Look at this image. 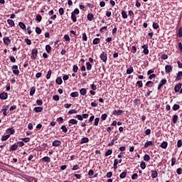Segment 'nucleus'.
Segmentation results:
<instances>
[{"mask_svg": "<svg viewBox=\"0 0 182 182\" xmlns=\"http://www.w3.org/2000/svg\"><path fill=\"white\" fill-rule=\"evenodd\" d=\"M60 144H62L60 141L55 140L53 142V146H54V147H58V146H60Z\"/></svg>", "mask_w": 182, "mask_h": 182, "instance_id": "ddd939ff", "label": "nucleus"}, {"mask_svg": "<svg viewBox=\"0 0 182 182\" xmlns=\"http://www.w3.org/2000/svg\"><path fill=\"white\" fill-rule=\"evenodd\" d=\"M36 21H38V22H41V21H42V16L38 14L36 16Z\"/></svg>", "mask_w": 182, "mask_h": 182, "instance_id": "5fc2aeb1", "label": "nucleus"}, {"mask_svg": "<svg viewBox=\"0 0 182 182\" xmlns=\"http://www.w3.org/2000/svg\"><path fill=\"white\" fill-rule=\"evenodd\" d=\"M100 42V38H96L93 40L92 43L93 45H97Z\"/></svg>", "mask_w": 182, "mask_h": 182, "instance_id": "473e14b6", "label": "nucleus"}, {"mask_svg": "<svg viewBox=\"0 0 182 182\" xmlns=\"http://www.w3.org/2000/svg\"><path fill=\"white\" fill-rule=\"evenodd\" d=\"M9 137H11V135H9V134L3 136L1 137V141H6V140H7Z\"/></svg>", "mask_w": 182, "mask_h": 182, "instance_id": "c756f323", "label": "nucleus"}, {"mask_svg": "<svg viewBox=\"0 0 182 182\" xmlns=\"http://www.w3.org/2000/svg\"><path fill=\"white\" fill-rule=\"evenodd\" d=\"M167 146H168L167 141H163L160 145V147H161V149H167Z\"/></svg>", "mask_w": 182, "mask_h": 182, "instance_id": "b1692460", "label": "nucleus"}, {"mask_svg": "<svg viewBox=\"0 0 182 182\" xmlns=\"http://www.w3.org/2000/svg\"><path fill=\"white\" fill-rule=\"evenodd\" d=\"M73 70L75 73H77V70H79V68L77 67V65H75L73 66Z\"/></svg>", "mask_w": 182, "mask_h": 182, "instance_id": "09e8293b", "label": "nucleus"}, {"mask_svg": "<svg viewBox=\"0 0 182 182\" xmlns=\"http://www.w3.org/2000/svg\"><path fill=\"white\" fill-rule=\"evenodd\" d=\"M10 60L12 62V63H15L16 62V59H15V57L14 55L10 56Z\"/></svg>", "mask_w": 182, "mask_h": 182, "instance_id": "6e6d98bb", "label": "nucleus"}, {"mask_svg": "<svg viewBox=\"0 0 182 182\" xmlns=\"http://www.w3.org/2000/svg\"><path fill=\"white\" fill-rule=\"evenodd\" d=\"M71 97H79V92H74L70 94Z\"/></svg>", "mask_w": 182, "mask_h": 182, "instance_id": "72a5a7b5", "label": "nucleus"}, {"mask_svg": "<svg viewBox=\"0 0 182 182\" xmlns=\"http://www.w3.org/2000/svg\"><path fill=\"white\" fill-rule=\"evenodd\" d=\"M181 146H182V141H181V139H179L178 141V142H177V147H181Z\"/></svg>", "mask_w": 182, "mask_h": 182, "instance_id": "338daca9", "label": "nucleus"}, {"mask_svg": "<svg viewBox=\"0 0 182 182\" xmlns=\"http://www.w3.org/2000/svg\"><path fill=\"white\" fill-rule=\"evenodd\" d=\"M59 14L60 15H63V14H65V10L63 9V8H60L59 9Z\"/></svg>", "mask_w": 182, "mask_h": 182, "instance_id": "680f3d73", "label": "nucleus"}, {"mask_svg": "<svg viewBox=\"0 0 182 182\" xmlns=\"http://www.w3.org/2000/svg\"><path fill=\"white\" fill-rule=\"evenodd\" d=\"M100 58L102 60H103L105 62V63H106V62H107V54H106L105 52H102L100 54Z\"/></svg>", "mask_w": 182, "mask_h": 182, "instance_id": "f03ea898", "label": "nucleus"}, {"mask_svg": "<svg viewBox=\"0 0 182 182\" xmlns=\"http://www.w3.org/2000/svg\"><path fill=\"white\" fill-rule=\"evenodd\" d=\"M53 99L55 101V102H59L60 98H59V95H53Z\"/></svg>", "mask_w": 182, "mask_h": 182, "instance_id": "8fccbe9b", "label": "nucleus"}, {"mask_svg": "<svg viewBox=\"0 0 182 182\" xmlns=\"http://www.w3.org/2000/svg\"><path fill=\"white\" fill-rule=\"evenodd\" d=\"M152 178H157L159 173L157 171H151Z\"/></svg>", "mask_w": 182, "mask_h": 182, "instance_id": "9d476101", "label": "nucleus"}, {"mask_svg": "<svg viewBox=\"0 0 182 182\" xmlns=\"http://www.w3.org/2000/svg\"><path fill=\"white\" fill-rule=\"evenodd\" d=\"M64 39L65 41H66V42H70V38L69 37V35L65 34L64 36Z\"/></svg>", "mask_w": 182, "mask_h": 182, "instance_id": "79ce46f5", "label": "nucleus"}, {"mask_svg": "<svg viewBox=\"0 0 182 182\" xmlns=\"http://www.w3.org/2000/svg\"><path fill=\"white\" fill-rule=\"evenodd\" d=\"M7 23L9 25H10V26H15V22H14V21L11 19H8Z\"/></svg>", "mask_w": 182, "mask_h": 182, "instance_id": "7c9ffc66", "label": "nucleus"}, {"mask_svg": "<svg viewBox=\"0 0 182 182\" xmlns=\"http://www.w3.org/2000/svg\"><path fill=\"white\" fill-rule=\"evenodd\" d=\"M165 70L166 73H171V72H173V68H171V65H167L165 66Z\"/></svg>", "mask_w": 182, "mask_h": 182, "instance_id": "39448f33", "label": "nucleus"}, {"mask_svg": "<svg viewBox=\"0 0 182 182\" xmlns=\"http://www.w3.org/2000/svg\"><path fill=\"white\" fill-rule=\"evenodd\" d=\"M136 85H138L139 87H143V81H137Z\"/></svg>", "mask_w": 182, "mask_h": 182, "instance_id": "603ef678", "label": "nucleus"}, {"mask_svg": "<svg viewBox=\"0 0 182 182\" xmlns=\"http://www.w3.org/2000/svg\"><path fill=\"white\" fill-rule=\"evenodd\" d=\"M181 86H182V84L181 83H178V85H176L174 87V90L176 92H180V89H181Z\"/></svg>", "mask_w": 182, "mask_h": 182, "instance_id": "6e6552de", "label": "nucleus"}, {"mask_svg": "<svg viewBox=\"0 0 182 182\" xmlns=\"http://www.w3.org/2000/svg\"><path fill=\"white\" fill-rule=\"evenodd\" d=\"M172 120H173V124H176L177 123V120H178V115L177 114L173 115Z\"/></svg>", "mask_w": 182, "mask_h": 182, "instance_id": "dca6fc26", "label": "nucleus"}, {"mask_svg": "<svg viewBox=\"0 0 182 182\" xmlns=\"http://www.w3.org/2000/svg\"><path fill=\"white\" fill-rule=\"evenodd\" d=\"M42 110H43V108L42 107H36L34 108V111L36 112V113H39L42 112Z\"/></svg>", "mask_w": 182, "mask_h": 182, "instance_id": "a211bd4d", "label": "nucleus"}, {"mask_svg": "<svg viewBox=\"0 0 182 182\" xmlns=\"http://www.w3.org/2000/svg\"><path fill=\"white\" fill-rule=\"evenodd\" d=\"M161 58L166 60V59H168V55H167V54H162Z\"/></svg>", "mask_w": 182, "mask_h": 182, "instance_id": "4d7b16f0", "label": "nucleus"}, {"mask_svg": "<svg viewBox=\"0 0 182 182\" xmlns=\"http://www.w3.org/2000/svg\"><path fill=\"white\" fill-rule=\"evenodd\" d=\"M142 49H144L143 53L144 55H149V46H147V45H144Z\"/></svg>", "mask_w": 182, "mask_h": 182, "instance_id": "0eeeda50", "label": "nucleus"}, {"mask_svg": "<svg viewBox=\"0 0 182 182\" xmlns=\"http://www.w3.org/2000/svg\"><path fill=\"white\" fill-rule=\"evenodd\" d=\"M127 176V171H124L119 175V177L120 178H125Z\"/></svg>", "mask_w": 182, "mask_h": 182, "instance_id": "412c9836", "label": "nucleus"}, {"mask_svg": "<svg viewBox=\"0 0 182 182\" xmlns=\"http://www.w3.org/2000/svg\"><path fill=\"white\" fill-rule=\"evenodd\" d=\"M133 72H134L133 67H130L127 70V75H132Z\"/></svg>", "mask_w": 182, "mask_h": 182, "instance_id": "cd10ccee", "label": "nucleus"}, {"mask_svg": "<svg viewBox=\"0 0 182 182\" xmlns=\"http://www.w3.org/2000/svg\"><path fill=\"white\" fill-rule=\"evenodd\" d=\"M71 19L73 20V22H76V14H73V13L71 14Z\"/></svg>", "mask_w": 182, "mask_h": 182, "instance_id": "a18cd8bd", "label": "nucleus"}, {"mask_svg": "<svg viewBox=\"0 0 182 182\" xmlns=\"http://www.w3.org/2000/svg\"><path fill=\"white\" fill-rule=\"evenodd\" d=\"M51 75H52V70H49L46 75V79H50Z\"/></svg>", "mask_w": 182, "mask_h": 182, "instance_id": "de8ad7c7", "label": "nucleus"}, {"mask_svg": "<svg viewBox=\"0 0 182 182\" xmlns=\"http://www.w3.org/2000/svg\"><path fill=\"white\" fill-rule=\"evenodd\" d=\"M178 109H180V105H177V104H175L173 106V110H178Z\"/></svg>", "mask_w": 182, "mask_h": 182, "instance_id": "49530a36", "label": "nucleus"}, {"mask_svg": "<svg viewBox=\"0 0 182 182\" xmlns=\"http://www.w3.org/2000/svg\"><path fill=\"white\" fill-rule=\"evenodd\" d=\"M153 28L154 29H159V23H153Z\"/></svg>", "mask_w": 182, "mask_h": 182, "instance_id": "0e129e2a", "label": "nucleus"}, {"mask_svg": "<svg viewBox=\"0 0 182 182\" xmlns=\"http://www.w3.org/2000/svg\"><path fill=\"white\" fill-rule=\"evenodd\" d=\"M36 103H37L38 106H42V105H43V102H42L41 100H38L36 101Z\"/></svg>", "mask_w": 182, "mask_h": 182, "instance_id": "bf43d9fd", "label": "nucleus"}, {"mask_svg": "<svg viewBox=\"0 0 182 182\" xmlns=\"http://www.w3.org/2000/svg\"><path fill=\"white\" fill-rule=\"evenodd\" d=\"M68 123L70 124H77V120H76L75 119H71L69 120Z\"/></svg>", "mask_w": 182, "mask_h": 182, "instance_id": "a878e982", "label": "nucleus"}, {"mask_svg": "<svg viewBox=\"0 0 182 182\" xmlns=\"http://www.w3.org/2000/svg\"><path fill=\"white\" fill-rule=\"evenodd\" d=\"M18 26L21 28V29H25L26 31V26L23 22H19Z\"/></svg>", "mask_w": 182, "mask_h": 182, "instance_id": "5701e85b", "label": "nucleus"}, {"mask_svg": "<svg viewBox=\"0 0 182 182\" xmlns=\"http://www.w3.org/2000/svg\"><path fill=\"white\" fill-rule=\"evenodd\" d=\"M80 93L82 96H85L86 95V89L85 88H82L80 90Z\"/></svg>", "mask_w": 182, "mask_h": 182, "instance_id": "c9c22d12", "label": "nucleus"}, {"mask_svg": "<svg viewBox=\"0 0 182 182\" xmlns=\"http://www.w3.org/2000/svg\"><path fill=\"white\" fill-rule=\"evenodd\" d=\"M112 153H113V151L112 149H109L105 153V157H107V156L112 155Z\"/></svg>", "mask_w": 182, "mask_h": 182, "instance_id": "4c0bfd02", "label": "nucleus"}, {"mask_svg": "<svg viewBox=\"0 0 182 182\" xmlns=\"http://www.w3.org/2000/svg\"><path fill=\"white\" fill-rule=\"evenodd\" d=\"M85 143H89V138L84 137L81 139L80 144H83Z\"/></svg>", "mask_w": 182, "mask_h": 182, "instance_id": "f3484780", "label": "nucleus"}, {"mask_svg": "<svg viewBox=\"0 0 182 182\" xmlns=\"http://www.w3.org/2000/svg\"><path fill=\"white\" fill-rule=\"evenodd\" d=\"M31 59H36L38 58V50L36 48H34L31 51Z\"/></svg>", "mask_w": 182, "mask_h": 182, "instance_id": "f257e3e1", "label": "nucleus"}, {"mask_svg": "<svg viewBox=\"0 0 182 182\" xmlns=\"http://www.w3.org/2000/svg\"><path fill=\"white\" fill-rule=\"evenodd\" d=\"M166 83H167V80L166 79H163L160 81L159 85H158V90H160V89H161V87L164 85H166Z\"/></svg>", "mask_w": 182, "mask_h": 182, "instance_id": "20e7f679", "label": "nucleus"}, {"mask_svg": "<svg viewBox=\"0 0 182 182\" xmlns=\"http://www.w3.org/2000/svg\"><path fill=\"white\" fill-rule=\"evenodd\" d=\"M140 167L141 168H142V170H144V168H146V163L144 161H141L140 164Z\"/></svg>", "mask_w": 182, "mask_h": 182, "instance_id": "37998d69", "label": "nucleus"}, {"mask_svg": "<svg viewBox=\"0 0 182 182\" xmlns=\"http://www.w3.org/2000/svg\"><path fill=\"white\" fill-rule=\"evenodd\" d=\"M4 42L5 45L8 46L9 43H11V39H9V37H4Z\"/></svg>", "mask_w": 182, "mask_h": 182, "instance_id": "9b49d317", "label": "nucleus"}, {"mask_svg": "<svg viewBox=\"0 0 182 182\" xmlns=\"http://www.w3.org/2000/svg\"><path fill=\"white\" fill-rule=\"evenodd\" d=\"M176 158H175V157H173V158L171 159V166H172L176 164Z\"/></svg>", "mask_w": 182, "mask_h": 182, "instance_id": "052dcab7", "label": "nucleus"}, {"mask_svg": "<svg viewBox=\"0 0 182 182\" xmlns=\"http://www.w3.org/2000/svg\"><path fill=\"white\" fill-rule=\"evenodd\" d=\"M75 119H77V120H80V122H82L83 120V116L80 114H77L75 116Z\"/></svg>", "mask_w": 182, "mask_h": 182, "instance_id": "58836bf2", "label": "nucleus"}, {"mask_svg": "<svg viewBox=\"0 0 182 182\" xmlns=\"http://www.w3.org/2000/svg\"><path fill=\"white\" fill-rule=\"evenodd\" d=\"M79 9H75L72 14H73L74 15H79Z\"/></svg>", "mask_w": 182, "mask_h": 182, "instance_id": "864d4df0", "label": "nucleus"}, {"mask_svg": "<svg viewBox=\"0 0 182 182\" xmlns=\"http://www.w3.org/2000/svg\"><path fill=\"white\" fill-rule=\"evenodd\" d=\"M102 120H106L107 119V114H103L101 117Z\"/></svg>", "mask_w": 182, "mask_h": 182, "instance_id": "69168bd1", "label": "nucleus"}, {"mask_svg": "<svg viewBox=\"0 0 182 182\" xmlns=\"http://www.w3.org/2000/svg\"><path fill=\"white\" fill-rule=\"evenodd\" d=\"M8 109H9V106L7 105V106H4L1 109V112H3L4 116H7L8 114L6 113V112Z\"/></svg>", "mask_w": 182, "mask_h": 182, "instance_id": "1a4fd4ad", "label": "nucleus"}, {"mask_svg": "<svg viewBox=\"0 0 182 182\" xmlns=\"http://www.w3.org/2000/svg\"><path fill=\"white\" fill-rule=\"evenodd\" d=\"M61 130L63 133H68V128L65 125L61 127Z\"/></svg>", "mask_w": 182, "mask_h": 182, "instance_id": "ea45409f", "label": "nucleus"}, {"mask_svg": "<svg viewBox=\"0 0 182 182\" xmlns=\"http://www.w3.org/2000/svg\"><path fill=\"white\" fill-rule=\"evenodd\" d=\"M181 79H182V72L179 71L178 73V75H177L176 77V80L178 81V80H181Z\"/></svg>", "mask_w": 182, "mask_h": 182, "instance_id": "4468645a", "label": "nucleus"}, {"mask_svg": "<svg viewBox=\"0 0 182 182\" xmlns=\"http://www.w3.org/2000/svg\"><path fill=\"white\" fill-rule=\"evenodd\" d=\"M117 164H119V160L114 159V168L117 170Z\"/></svg>", "mask_w": 182, "mask_h": 182, "instance_id": "f704fd0d", "label": "nucleus"}, {"mask_svg": "<svg viewBox=\"0 0 182 182\" xmlns=\"http://www.w3.org/2000/svg\"><path fill=\"white\" fill-rule=\"evenodd\" d=\"M36 33H37V35H41V33H42V29H41V28L39 27H36Z\"/></svg>", "mask_w": 182, "mask_h": 182, "instance_id": "e433bc0d", "label": "nucleus"}, {"mask_svg": "<svg viewBox=\"0 0 182 182\" xmlns=\"http://www.w3.org/2000/svg\"><path fill=\"white\" fill-rule=\"evenodd\" d=\"M35 92H36V89L35 87H32L30 90V96H33V95H35Z\"/></svg>", "mask_w": 182, "mask_h": 182, "instance_id": "bb28decb", "label": "nucleus"}, {"mask_svg": "<svg viewBox=\"0 0 182 182\" xmlns=\"http://www.w3.org/2000/svg\"><path fill=\"white\" fill-rule=\"evenodd\" d=\"M55 82L58 85H62V83L63 82V81L62 80V77H57Z\"/></svg>", "mask_w": 182, "mask_h": 182, "instance_id": "393cba45", "label": "nucleus"}, {"mask_svg": "<svg viewBox=\"0 0 182 182\" xmlns=\"http://www.w3.org/2000/svg\"><path fill=\"white\" fill-rule=\"evenodd\" d=\"M69 114H75L76 113H77V111H76V109H70L69 112H68Z\"/></svg>", "mask_w": 182, "mask_h": 182, "instance_id": "3c124183", "label": "nucleus"}, {"mask_svg": "<svg viewBox=\"0 0 182 182\" xmlns=\"http://www.w3.org/2000/svg\"><path fill=\"white\" fill-rule=\"evenodd\" d=\"M42 161H45V163H50V158H49L48 156H45L42 158Z\"/></svg>", "mask_w": 182, "mask_h": 182, "instance_id": "6ab92c4d", "label": "nucleus"}, {"mask_svg": "<svg viewBox=\"0 0 182 182\" xmlns=\"http://www.w3.org/2000/svg\"><path fill=\"white\" fill-rule=\"evenodd\" d=\"M6 133L9 135L14 134V133H15V129H14L13 128L7 129Z\"/></svg>", "mask_w": 182, "mask_h": 182, "instance_id": "f8f14e48", "label": "nucleus"}, {"mask_svg": "<svg viewBox=\"0 0 182 182\" xmlns=\"http://www.w3.org/2000/svg\"><path fill=\"white\" fill-rule=\"evenodd\" d=\"M87 65V70H92V64H90L89 62L86 63Z\"/></svg>", "mask_w": 182, "mask_h": 182, "instance_id": "c03bdc74", "label": "nucleus"}, {"mask_svg": "<svg viewBox=\"0 0 182 182\" xmlns=\"http://www.w3.org/2000/svg\"><path fill=\"white\" fill-rule=\"evenodd\" d=\"M12 70H13L14 75H16L17 76L18 75H19V70H18V65H13Z\"/></svg>", "mask_w": 182, "mask_h": 182, "instance_id": "7ed1b4c3", "label": "nucleus"}, {"mask_svg": "<svg viewBox=\"0 0 182 182\" xmlns=\"http://www.w3.org/2000/svg\"><path fill=\"white\" fill-rule=\"evenodd\" d=\"M46 50L47 53H50V50H52V47H50V46H49V45H46Z\"/></svg>", "mask_w": 182, "mask_h": 182, "instance_id": "c85d7f7f", "label": "nucleus"}, {"mask_svg": "<svg viewBox=\"0 0 182 182\" xmlns=\"http://www.w3.org/2000/svg\"><path fill=\"white\" fill-rule=\"evenodd\" d=\"M82 39L85 42L87 41V36H86V33H82Z\"/></svg>", "mask_w": 182, "mask_h": 182, "instance_id": "e2e57ef3", "label": "nucleus"}, {"mask_svg": "<svg viewBox=\"0 0 182 182\" xmlns=\"http://www.w3.org/2000/svg\"><path fill=\"white\" fill-rule=\"evenodd\" d=\"M99 121H100V119H99L98 117H97V118H95L94 124H95V126H99Z\"/></svg>", "mask_w": 182, "mask_h": 182, "instance_id": "13d9d810", "label": "nucleus"}, {"mask_svg": "<svg viewBox=\"0 0 182 182\" xmlns=\"http://www.w3.org/2000/svg\"><path fill=\"white\" fill-rule=\"evenodd\" d=\"M176 173H177V174H178V175L182 174V169H181V168H178L176 170Z\"/></svg>", "mask_w": 182, "mask_h": 182, "instance_id": "774afa93", "label": "nucleus"}, {"mask_svg": "<svg viewBox=\"0 0 182 182\" xmlns=\"http://www.w3.org/2000/svg\"><path fill=\"white\" fill-rule=\"evenodd\" d=\"M153 144H154L153 141H149L146 143H145L144 147H145V149H147V147H149V146H153Z\"/></svg>", "mask_w": 182, "mask_h": 182, "instance_id": "4be33fe9", "label": "nucleus"}, {"mask_svg": "<svg viewBox=\"0 0 182 182\" xmlns=\"http://www.w3.org/2000/svg\"><path fill=\"white\" fill-rule=\"evenodd\" d=\"M87 19L90 21H93V14L89 13L87 16Z\"/></svg>", "mask_w": 182, "mask_h": 182, "instance_id": "aec40b11", "label": "nucleus"}, {"mask_svg": "<svg viewBox=\"0 0 182 182\" xmlns=\"http://www.w3.org/2000/svg\"><path fill=\"white\" fill-rule=\"evenodd\" d=\"M18 149V145H16V144H13L11 147H10V151H15V150Z\"/></svg>", "mask_w": 182, "mask_h": 182, "instance_id": "2eb2a0df", "label": "nucleus"}, {"mask_svg": "<svg viewBox=\"0 0 182 182\" xmlns=\"http://www.w3.org/2000/svg\"><path fill=\"white\" fill-rule=\"evenodd\" d=\"M144 161H150V156L145 154L144 156Z\"/></svg>", "mask_w": 182, "mask_h": 182, "instance_id": "a19ab883", "label": "nucleus"}, {"mask_svg": "<svg viewBox=\"0 0 182 182\" xmlns=\"http://www.w3.org/2000/svg\"><path fill=\"white\" fill-rule=\"evenodd\" d=\"M0 99H1V100H6L8 99V93H6V92L1 93Z\"/></svg>", "mask_w": 182, "mask_h": 182, "instance_id": "423d86ee", "label": "nucleus"}, {"mask_svg": "<svg viewBox=\"0 0 182 182\" xmlns=\"http://www.w3.org/2000/svg\"><path fill=\"white\" fill-rule=\"evenodd\" d=\"M122 18L124 19H127V13H126V11L122 10Z\"/></svg>", "mask_w": 182, "mask_h": 182, "instance_id": "2f4dec72", "label": "nucleus"}]
</instances>
